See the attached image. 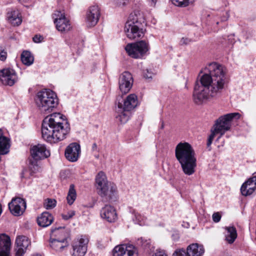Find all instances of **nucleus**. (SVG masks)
Segmentation results:
<instances>
[{
  "label": "nucleus",
  "instance_id": "nucleus-33",
  "mask_svg": "<svg viewBox=\"0 0 256 256\" xmlns=\"http://www.w3.org/2000/svg\"><path fill=\"white\" fill-rule=\"evenodd\" d=\"M56 204V201L53 198H46L44 202V207L46 210H51L54 208Z\"/></svg>",
  "mask_w": 256,
  "mask_h": 256
},
{
  "label": "nucleus",
  "instance_id": "nucleus-44",
  "mask_svg": "<svg viewBox=\"0 0 256 256\" xmlns=\"http://www.w3.org/2000/svg\"><path fill=\"white\" fill-rule=\"evenodd\" d=\"M234 37V34H230L228 36V42L230 43V44H233L235 42Z\"/></svg>",
  "mask_w": 256,
  "mask_h": 256
},
{
  "label": "nucleus",
  "instance_id": "nucleus-20",
  "mask_svg": "<svg viewBox=\"0 0 256 256\" xmlns=\"http://www.w3.org/2000/svg\"><path fill=\"white\" fill-rule=\"evenodd\" d=\"M256 190V176H254L242 184L240 192L242 196H246L251 195Z\"/></svg>",
  "mask_w": 256,
  "mask_h": 256
},
{
  "label": "nucleus",
  "instance_id": "nucleus-11",
  "mask_svg": "<svg viewBox=\"0 0 256 256\" xmlns=\"http://www.w3.org/2000/svg\"><path fill=\"white\" fill-rule=\"evenodd\" d=\"M100 16V10L98 5L90 6L86 13V22L88 26L92 27L98 22Z\"/></svg>",
  "mask_w": 256,
  "mask_h": 256
},
{
  "label": "nucleus",
  "instance_id": "nucleus-30",
  "mask_svg": "<svg viewBox=\"0 0 256 256\" xmlns=\"http://www.w3.org/2000/svg\"><path fill=\"white\" fill-rule=\"evenodd\" d=\"M21 60L26 66H29L33 64L34 58L28 51H24L21 54Z\"/></svg>",
  "mask_w": 256,
  "mask_h": 256
},
{
  "label": "nucleus",
  "instance_id": "nucleus-4",
  "mask_svg": "<svg viewBox=\"0 0 256 256\" xmlns=\"http://www.w3.org/2000/svg\"><path fill=\"white\" fill-rule=\"evenodd\" d=\"M144 25L145 19L142 12L137 11L130 14L124 26L127 37L130 40L142 38L145 31L143 28Z\"/></svg>",
  "mask_w": 256,
  "mask_h": 256
},
{
  "label": "nucleus",
  "instance_id": "nucleus-17",
  "mask_svg": "<svg viewBox=\"0 0 256 256\" xmlns=\"http://www.w3.org/2000/svg\"><path fill=\"white\" fill-rule=\"evenodd\" d=\"M31 156L36 160L46 158L50 156V150L43 144H38L34 146L30 149Z\"/></svg>",
  "mask_w": 256,
  "mask_h": 256
},
{
  "label": "nucleus",
  "instance_id": "nucleus-26",
  "mask_svg": "<svg viewBox=\"0 0 256 256\" xmlns=\"http://www.w3.org/2000/svg\"><path fill=\"white\" fill-rule=\"evenodd\" d=\"M10 140L3 134L2 131L0 130V154H6L9 152Z\"/></svg>",
  "mask_w": 256,
  "mask_h": 256
},
{
  "label": "nucleus",
  "instance_id": "nucleus-31",
  "mask_svg": "<svg viewBox=\"0 0 256 256\" xmlns=\"http://www.w3.org/2000/svg\"><path fill=\"white\" fill-rule=\"evenodd\" d=\"M76 193L74 189V184H70L66 198L68 203L70 205L72 204L76 200Z\"/></svg>",
  "mask_w": 256,
  "mask_h": 256
},
{
  "label": "nucleus",
  "instance_id": "nucleus-49",
  "mask_svg": "<svg viewBox=\"0 0 256 256\" xmlns=\"http://www.w3.org/2000/svg\"><path fill=\"white\" fill-rule=\"evenodd\" d=\"M34 256H42L40 254H36L34 255Z\"/></svg>",
  "mask_w": 256,
  "mask_h": 256
},
{
  "label": "nucleus",
  "instance_id": "nucleus-34",
  "mask_svg": "<svg viewBox=\"0 0 256 256\" xmlns=\"http://www.w3.org/2000/svg\"><path fill=\"white\" fill-rule=\"evenodd\" d=\"M138 244H140L144 249H150V240H144L141 238L138 240Z\"/></svg>",
  "mask_w": 256,
  "mask_h": 256
},
{
  "label": "nucleus",
  "instance_id": "nucleus-45",
  "mask_svg": "<svg viewBox=\"0 0 256 256\" xmlns=\"http://www.w3.org/2000/svg\"><path fill=\"white\" fill-rule=\"evenodd\" d=\"M144 77L147 78H152V74L148 72V74H144Z\"/></svg>",
  "mask_w": 256,
  "mask_h": 256
},
{
  "label": "nucleus",
  "instance_id": "nucleus-5",
  "mask_svg": "<svg viewBox=\"0 0 256 256\" xmlns=\"http://www.w3.org/2000/svg\"><path fill=\"white\" fill-rule=\"evenodd\" d=\"M95 182L98 193L102 198L103 200H116V186L114 184L108 182L106 175L103 172H100L96 176Z\"/></svg>",
  "mask_w": 256,
  "mask_h": 256
},
{
  "label": "nucleus",
  "instance_id": "nucleus-40",
  "mask_svg": "<svg viewBox=\"0 0 256 256\" xmlns=\"http://www.w3.org/2000/svg\"><path fill=\"white\" fill-rule=\"evenodd\" d=\"M7 58V52L4 50H2L0 52V60L4 61Z\"/></svg>",
  "mask_w": 256,
  "mask_h": 256
},
{
  "label": "nucleus",
  "instance_id": "nucleus-8",
  "mask_svg": "<svg viewBox=\"0 0 256 256\" xmlns=\"http://www.w3.org/2000/svg\"><path fill=\"white\" fill-rule=\"evenodd\" d=\"M128 55L134 58H142L148 52L150 46L148 42L140 40L134 43L128 44L125 47Z\"/></svg>",
  "mask_w": 256,
  "mask_h": 256
},
{
  "label": "nucleus",
  "instance_id": "nucleus-15",
  "mask_svg": "<svg viewBox=\"0 0 256 256\" xmlns=\"http://www.w3.org/2000/svg\"><path fill=\"white\" fill-rule=\"evenodd\" d=\"M132 84L133 78L130 72H124L120 76L119 88L122 93H128L132 88Z\"/></svg>",
  "mask_w": 256,
  "mask_h": 256
},
{
  "label": "nucleus",
  "instance_id": "nucleus-35",
  "mask_svg": "<svg viewBox=\"0 0 256 256\" xmlns=\"http://www.w3.org/2000/svg\"><path fill=\"white\" fill-rule=\"evenodd\" d=\"M217 134H219L218 132H216L215 130L212 129L211 130V134L210 135L208 142H207V146L208 147H210L212 142V140L215 136V135Z\"/></svg>",
  "mask_w": 256,
  "mask_h": 256
},
{
  "label": "nucleus",
  "instance_id": "nucleus-43",
  "mask_svg": "<svg viewBox=\"0 0 256 256\" xmlns=\"http://www.w3.org/2000/svg\"><path fill=\"white\" fill-rule=\"evenodd\" d=\"M152 256H167L164 250H156V252Z\"/></svg>",
  "mask_w": 256,
  "mask_h": 256
},
{
  "label": "nucleus",
  "instance_id": "nucleus-3",
  "mask_svg": "<svg viewBox=\"0 0 256 256\" xmlns=\"http://www.w3.org/2000/svg\"><path fill=\"white\" fill-rule=\"evenodd\" d=\"M175 156L184 174L190 176L195 172L196 166L195 152L189 143H178L175 148Z\"/></svg>",
  "mask_w": 256,
  "mask_h": 256
},
{
  "label": "nucleus",
  "instance_id": "nucleus-21",
  "mask_svg": "<svg viewBox=\"0 0 256 256\" xmlns=\"http://www.w3.org/2000/svg\"><path fill=\"white\" fill-rule=\"evenodd\" d=\"M101 217L108 222H114L117 219V214L114 208L110 205H106L100 210Z\"/></svg>",
  "mask_w": 256,
  "mask_h": 256
},
{
  "label": "nucleus",
  "instance_id": "nucleus-14",
  "mask_svg": "<svg viewBox=\"0 0 256 256\" xmlns=\"http://www.w3.org/2000/svg\"><path fill=\"white\" fill-rule=\"evenodd\" d=\"M88 240L80 238L74 240L72 244V256H84L87 251Z\"/></svg>",
  "mask_w": 256,
  "mask_h": 256
},
{
  "label": "nucleus",
  "instance_id": "nucleus-1",
  "mask_svg": "<svg viewBox=\"0 0 256 256\" xmlns=\"http://www.w3.org/2000/svg\"><path fill=\"white\" fill-rule=\"evenodd\" d=\"M226 68L216 62L208 64L198 76L193 92V100L196 104H202L212 98H218L226 82Z\"/></svg>",
  "mask_w": 256,
  "mask_h": 256
},
{
  "label": "nucleus",
  "instance_id": "nucleus-32",
  "mask_svg": "<svg viewBox=\"0 0 256 256\" xmlns=\"http://www.w3.org/2000/svg\"><path fill=\"white\" fill-rule=\"evenodd\" d=\"M172 3L178 6L186 7L190 4L192 3L194 0H171Z\"/></svg>",
  "mask_w": 256,
  "mask_h": 256
},
{
  "label": "nucleus",
  "instance_id": "nucleus-18",
  "mask_svg": "<svg viewBox=\"0 0 256 256\" xmlns=\"http://www.w3.org/2000/svg\"><path fill=\"white\" fill-rule=\"evenodd\" d=\"M80 152V146L76 142L70 144L66 149L65 156L68 160L72 162H76Z\"/></svg>",
  "mask_w": 256,
  "mask_h": 256
},
{
  "label": "nucleus",
  "instance_id": "nucleus-37",
  "mask_svg": "<svg viewBox=\"0 0 256 256\" xmlns=\"http://www.w3.org/2000/svg\"><path fill=\"white\" fill-rule=\"evenodd\" d=\"M75 214V212L74 210H70L66 214H62V216L64 220H68L71 218Z\"/></svg>",
  "mask_w": 256,
  "mask_h": 256
},
{
  "label": "nucleus",
  "instance_id": "nucleus-47",
  "mask_svg": "<svg viewBox=\"0 0 256 256\" xmlns=\"http://www.w3.org/2000/svg\"><path fill=\"white\" fill-rule=\"evenodd\" d=\"M2 206L1 204H0V216L1 215V214L2 213Z\"/></svg>",
  "mask_w": 256,
  "mask_h": 256
},
{
  "label": "nucleus",
  "instance_id": "nucleus-24",
  "mask_svg": "<svg viewBox=\"0 0 256 256\" xmlns=\"http://www.w3.org/2000/svg\"><path fill=\"white\" fill-rule=\"evenodd\" d=\"M186 252L188 256H202L204 252V250L202 245L192 244L187 248Z\"/></svg>",
  "mask_w": 256,
  "mask_h": 256
},
{
  "label": "nucleus",
  "instance_id": "nucleus-22",
  "mask_svg": "<svg viewBox=\"0 0 256 256\" xmlns=\"http://www.w3.org/2000/svg\"><path fill=\"white\" fill-rule=\"evenodd\" d=\"M11 242L10 236L4 234H0V256H10Z\"/></svg>",
  "mask_w": 256,
  "mask_h": 256
},
{
  "label": "nucleus",
  "instance_id": "nucleus-2",
  "mask_svg": "<svg viewBox=\"0 0 256 256\" xmlns=\"http://www.w3.org/2000/svg\"><path fill=\"white\" fill-rule=\"evenodd\" d=\"M60 113H54L46 116L42 126V138L50 143L64 140L70 131L68 122Z\"/></svg>",
  "mask_w": 256,
  "mask_h": 256
},
{
  "label": "nucleus",
  "instance_id": "nucleus-12",
  "mask_svg": "<svg viewBox=\"0 0 256 256\" xmlns=\"http://www.w3.org/2000/svg\"><path fill=\"white\" fill-rule=\"evenodd\" d=\"M113 256H138V250L132 244H120L114 248Z\"/></svg>",
  "mask_w": 256,
  "mask_h": 256
},
{
  "label": "nucleus",
  "instance_id": "nucleus-36",
  "mask_svg": "<svg viewBox=\"0 0 256 256\" xmlns=\"http://www.w3.org/2000/svg\"><path fill=\"white\" fill-rule=\"evenodd\" d=\"M172 256H188L187 252L184 249L176 250L172 254Z\"/></svg>",
  "mask_w": 256,
  "mask_h": 256
},
{
  "label": "nucleus",
  "instance_id": "nucleus-52",
  "mask_svg": "<svg viewBox=\"0 0 256 256\" xmlns=\"http://www.w3.org/2000/svg\"><path fill=\"white\" fill-rule=\"evenodd\" d=\"M135 216H136V218H137V216H137V215H136H136H135Z\"/></svg>",
  "mask_w": 256,
  "mask_h": 256
},
{
  "label": "nucleus",
  "instance_id": "nucleus-7",
  "mask_svg": "<svg viewBox=\"0 0 256 256\" xmlns=\"http://www.w3.org/2000/svg\"><path fill=\"white\" fill-rule=\"evenodd\" d=\"M117 98V107L116 110V118L121 123H126L130 118V110H134L138 104V97L135 94H130L126 98L122 100Z\"/></svg>",
  "mask_w": 256,
  "mask_h": 256
},
{
  "label": "nucleus",
  "instance_id": "nucleus-10",
  "mask_svg": "<svg viewBox=\"0 0 256 256\" xmlns=\"http://www.w3.org/2000/svg\"><path fill=\"white\" fill-rule=\"evenodd\" d=\"M54 23L56 29L61 32L69 31L71 28L70 20L66 17L64 13L60 11L56 10L52 14Z\"/></svg>",
  "mask_w": 256,
  "mask_h": 256
},
{
  "label": "nucleus",
  "instance_id": "nucleus-41",
  "mask_svg": "<svg viewBox=\"0 0 256 256\" xmlns=\"http://www.w3.org/2000/svg\"><path fill=\"white\" fill-rule=\"evenodd\" d=\"M229 17L228 12H222V16L220 18L221 22H224L228 20Z\"/></svg>",
  "mask_w": 256,
  "mask_h": 256
},
{
  "label": "nucleus",
  "instance_id": "nucleus-48",
  "mask_svg": "<svg viewBox=\"0 0 256 256\" xmlns=\"http://www.w3.org/2000/svg\"><path fill=\"white\" fill-rule=\"evenodd\" d=\"M19 0L20 2H26L28 1V0Z\"/></svg>",
  "mask_w": 256,
  "mask_h": 256
},
{
  "label": "nucleus",
  "instance_id": "nucleus-6",
  "mask_svg": "<svg viewBox=\"0 0 256 256\" xmlns=\"http://www.w3.org/2000/svg\"><path fill=\"white\" fill-rule=\"evenodd\" d=\"M36 104L42 113L52 112L58 105V100L55 92L50 90L38 92L35 98Z\"/></svg>",
  "mask_w": 256,
  "mask_h": 256
},
{
  "label": "nucleus",
  "instance_id": "nucleus-46",
  "mask_svg": "<svg viewBox=\"0 0 256 256\" xmlns=\"http://www.w3.org/2000/svg\"><path fill=\"white\" fill-rule=\"evenodd\" d=\"M97 149V145L96 143L93 144L92 146V150H96Z\"/></svg>",
  "mask_w": 256,
  "mask_h": 256
},
{
  "label": "nucleus",
  "instance_id": "nucleus-50",
  "mask_svg": "<svg viewBox=\"0 0 256 256\" xmlns=\"http://www.w3.org/2000/svg\"><path fill=\"white\" fill-rule=\"evenodd\" d=\"M152 0V2H155V1H156V0Z\"/></svg>",
  "mask_w": 256,
  "mask_h": 256
},
{
  "label": "nucleus",
  "instance_id": "nucleus-38",
  "mask_svg": "<svg viewBox=\"0 0 256 256\" xmlns=\"http://www.w3.org/2000/svg\"><path fill=\"white\" fill-rule=\"evenodd\" d=\"M212 220L215 222H218L221 219V215L218 212H214L212 216Z\"/></svg>",
  "mask_w": 256,
  "mask_h": 256
},
{
  "label": "nucleus",
  "instance_id": "nucleus-42",
  "mask_svg": "<svg viewBox=\"0 0 256 256\" xmlns=\"http://www.w3.org/2000/svg\"><path fill=\"white\" fill-rule=\"evenodd\" d=\"M33 41L34 42H40L42 41V37L40 35H36L33 37Z\"/></svg>",
  "mask_w": 256,
  "mask_h": 256
},
{
  "label": "nucleus",
  "instance_id": "nucleus-27",
  "mask_svg": "<svg viewBox=\"0 0 256 256\" xmlns=\"http://www.w3.org/2000/svg\"><path fill=\"white\" fill-rule=\"evenodd\" d=\"M68 244L67 240H61L59 239L50 238V246L56 251H62L64 248L67 247Z\"/></svg>",
  "mask_w": 256,
  "mask_h": 256
},
{
  "label": "nucleus",
  "instance_id": "nucleus-19",
  "mask_svg": "<svg viewBox=\"0 0 256 256\" xmlns=\"http://www.w3.org/2000/svg\"><path fill=\"white\" fill-rule=\"evenodd\" d=\"M30 244V242L27 237L23 236H18L16 240V256H22Z\"/></svg>",
  "mask_w": 256,
  "mask_h": 256
},
{
  "label": "nucleus",
  "instance_id": "nucleus-29",
  "mask_svg": "<svg viewBox=\"0 0 256 256\" xmlns=\"http://www.w3.org/2000/svg\"><path fill=\"white\" fill-rule=\"evenodd\" d=\"M226 232V240L229 244L234 242L237 237L236 229L234 226H228L225 228Z\"/></svg>",
  "mask_w": 256,
  "mask_h": 256
},
{
  "label": "nucleus",
  "instance_id": "nucleus-13",
  "mask_svg": "<svg viewBox=\"0 0 256 256\" xmlns=\"http://www.w3.org/2000/svg\"><path fill=\"white\" fill-rule=\"evenodd\" d=\"M8 208L14 216H21L26 208V202L24 199L20 198H14L9 202Z\"/></svg>",
  "mask_w": 256,
  "mask_h": 256
},
{
  "label": "nucleus",
  "instance_id": "nucleus-16",
  "mask_svg": "<svg viewBox=\"0 0 256 256\" xmlns=\"http://www.w3.org/2000/svg\"><path fill=\"white\" fill-rule=\"evenodd\" d=\"M0 78L4 84L12 86L17 82L18 76L13 69L4 68L0 71Z\"/></svg>",
  "mask_w": 256,
  "mask_h": 256
},
{
  "label": "nucleus",
  "instance_id": "nucleus-51",
  "mask_svg": "<svg viewBox=\"0 0 256 256\" xmlns=\"http://www.w3.org/2000/svg\"><path fill=\"white\" fill-rule=\"evenodd\" d=\"M219 24V22H216V24Z\"/></svg>",
  "mask_w": 256,
  "mask_h": 256
},
{
  "label": "nucleus",
  "instance_id": "nucleus-39",
  "mask_svg": "<svg viewBox=\"0 0 256 256\" xmlns=\"http://www.w3.org/2000/svg\"><path fill=\"white\" fill-rule=\"evenodd\" d=\"M192 42V40L188 38H182L180 40V44L186 45L190 44Z\"/></svg>",
  "mask_w": 256,
  "mask_h": 256
},
{
  "label": "nucleus",
  "instance_id": "nucleus-25",
  "mask_svg": "<svg viewBox=\"0 0 256 256\" xmlns=\"http://www.w3.org/2000/svg\"><path fill=\"white\" fill-rule=\"evenodd\" d=\"M8 18L10 22L14 26H18L22 22V16L18 10H14L8 13Z\"/></svg>",
  "mask_w": 256,
  "mask_h": 256
},
{
  "label": "nucleus",
  "instance_id": "nucleus-9",
  "mask_svg": "<svg viewBox=\"0 0 256 256\" xmlns=\"http://www.w3.org/2000/svg\"><path fill=\"white\" fill-rule=\"evenodd\" d=\"M240 114L238 112L230 113L219 118L216 121L214 129L220 134V138L226 131L230 130L233 120H238Z\"/></svg>",
  "mask_w": 256,
  "mask_h": 256
},
{
  "label": "nucleus",
  "instance_id": "nucleus-23",
  "mask_svg": "<svg viewBox=\"0 0 256 256\" xmlns=\"http://www.w3.org/2000/svg\"><path fill=\"white\" fill-rule=\"evenodd\" d=\"M54 220L52 216L48 212H44L37 218L38 226L45 228L51 224Z\"/></svg>",
  "mask_w": 256,
  "mask_h": 256
},
{
  "label": "nucleus",
  "instance_id": "nucleus-28",
  "mask_svg": "<svg viewBox=\"0 0 256 256\" xmlns=\"http://www.w3.org/2000/svg\"><path fill=\"white\" fill-rule=\"evenodd\" d=\"M51 237L61 240H66L68 234L64 227H58L51 230Z\"/></svg>",
  "mask_w": 256,
  "mask_h": 256
}]
</instances>
